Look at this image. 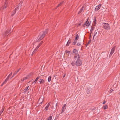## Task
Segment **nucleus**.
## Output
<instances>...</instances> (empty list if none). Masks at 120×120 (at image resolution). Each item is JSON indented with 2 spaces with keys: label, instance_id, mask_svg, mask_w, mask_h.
<instances>
[{
  "label": "nucleus",
  "instance_id": "50",
  "mask_svg": "<svg viewBox=\"0 0 120 120\" xmlns=\"http://www.w3.org/2000/svg\"><path fill=\"white\" fill-rule=\"evenodd\" d=\"M65 75H64V76H63V77H64L65 76Z\"/></svg>",
  "mask_w": 120,
  "mask_h": 120
},
{
  "label": "nucleus",
  "instance_id": "24",
  "mask_svg": "<svg viewBox=\"0 0 120 120\" xmlns=\"http://www.w3.org/2000/svg\"><path fill=\"white\" fill-rule=\"evenodd\" d=\"M71 64L73 66H75V63L74 62H72L71 63Z\"/></svg>",
  "mask_w": 120,
  "mask_h": 120
},
{
  "label": "nucleus",
  "instance_id": "11",
  "mask_svg": "<svg viewBox=\"0 0 120 120\" xmlns=\"http://www.w3.org/2000/svg\"><path fill=\"white\" fill-rule=\"evenodd\" d=\"M9 1L7 0H6L4 2V5L8 7V6Z\"/></svg>",
  "mask_w": 120,
  "mask_h": 120
},
{
  "label": "nucleus",
  "instance_id": "18",
  "mask_svg": "<svg viewBox=\"0 0 120 120\" xmlns=\"http://www.w3.org/2000/svg\"><path fill=\"white\" fill-rule=\"evenodd\" d=\"M96 21L95 19V18L94 19V20L93 21V23L94 24V25L95 26L96 24Z\"/></svg>",
  "mask_w": 120,
  "mask_h": 120
},
{
  "label": "nucleus",
  "instance_id": "14",
  "mask_svg": "<svg viewBox=\"0 0 120 120\" xmlns=\"http://www.w3.org/2000/svg\"><path fill=\"white\" fill-rule=\"evenodd\" d=\"M73 52L75 54H77L78 53V51L75 49H74L73 51Z\"/></svg>",
  "mask_w": 120,
  "mask_h": 120
},
{
  "label": "nucleus",
  "instance_id": "28",
  "mask_svg": "<svg viewBox=\"0 0 120 120\" xmlns=\"http://www.w3.org/2000/svg\"><path fill=\"white\" fill-rule=\"evenodd\" d=\"M94 27H93L92 26H91V28L90 30V31L91 32V33H92V31L94 30Z\"/></svg>",
  "mask_w": 120,
  "mask_h": 120
},
{
  "label": "nucleus",
  "instance_id": "4",
  "mask_svg": "<svg viewBox=\"0 0 120 120\" xmlns=\"http://www.w3.org/2000/svg\"><path fill=\"white\" fill-rule=\"evenodd\" d=\"M116 47V46H115L113 47L112 49L109 54L110 57H111L114 53Z\"/></svg>",
  "mask_w": 120,
  "mask_h": 120
},
{
  "label": "nucleus",
  "instance_id": "46",
  "mask_svg": "<svg viewBox=\"0 0 120 120\" xmlns=\"http://www.w3.org/2000/svg\"><path fill=\"white\" fill-rule=\"evenodd\" d=\"M70 51H68V52H66V53H70Z\"/></svg>",
  "mask_w": 120,
  "mask_h": 120
},
{
  "label": "nucleus",
  "instance_id": "42",
  "mask_svg": "<svg viewBox=\"0 0 120 120\" xmlns=\"http://www.w3.org/2000/svg\"><path fill=\"white\" fill-rule=\"evenodd\" d=\"M106 102L105 101H104L103 102V104H104L106 103Z\"/></svg>",
  "mask_w": 120,
  "mask_h": 120
},
{
  "label": "nucleus",
  "instance_id": "38",
  "mask_svg": "<svg viewBox=\"0 0 120 120\" xmlns=\"http://www.w3.org/2000/svg\"><path fill=\"white\" fill-rule=\"evenodd\" d=\"M40 77L39 76H38V77H37L36 78V79H35V80H36L37 81V80L38 79H39V78Z\"/></svg>",
  "mask_w": 120,
  "mask_h": 120
},
{
  "label": "nucleus",
  "instance_id": "1",
  "mask_svg": "<svg viewBox=\"0 0 120 120\" xmlns=\"http://www.w3.org/2000/svg\"><path fill=\"white\" fill-rule=\"evenodd\" d=\"M48 30V29H46L45 31H43L39 35L37 39V41H40L44 38L47 33Z\"/></svg>",
  "mask_w": 120,
  "mask_h": 120
},
{
  "label": "nucleus",
  "instance_id": "17",
  "mask_svg": "<svg viewBox=\"0 0 120 120\" xmlns=\"http://www.w3.org/2000/svg\"><path fill=\"white\" fill-rule=\"evenodd\" d=\"M29 87V86H28L27 87H26L25 89H24L23 90L24 92H26V91L27 90H29V89H28Z\"/></svg>",
  "mask_w": 120,
  "mask_h": 120
},
{
  "label": "nucleus",
  "instance_id": "43",
  "mask_svg": "<svg viewBox=\"0 0 120 120\" xmlns=\"http://www.w3.org/2000/svg\"><path fill=\"white\" fill-rule=\"evenodd\" d=\"M38 49L36 47L35 49H34V50L36 51Z\"/></svg>",
  "mask_w": 120,
  "mask_h": 120
},
{
  "label": "nucleus",
  "instance_id": "5",
  "mask_svg": "<svg viewBox=\"0 0 120 120\" xmlns=\"http://www.w3.org/2000/svg\"><path fill=\"white\" fill-rule=\"evenodd\" d=\"M88 19L86 21V22L83 25V27H85L86 26H87V27L88 26H89L90 24V22L89 21H88Z\"/></svg>",
  "mask_w": 120,
  "mask_h": 120
},
{
  "label": "nucleus",
  "instance_id": "40",
  "mask_svg": "<svg viewBox=\"0 0 120 120\" xmlns=\"http://www.w3.org/2000/svg\"><path fill=\"white\" fill-rule=\"evenodd\" d=\"M12 72H11V73L9 75H8V76H11V75H12Z\"/></svg>",
  "mask_w": 120,
  "mask_h": 120
},
{
  "label": "nucleus",
  "instance_id": "26",
  "mask_svg": "<svg viewBox=\"0 0 120 120\" xmlns=\"http://www.w3.org/2000/svg\"><path fill=\"white\" fill-rule=\"evenodd\" d=\"M7 7L5 6L4 5H3L2 6V9L3 10H4Z\"/></svg>",
  "mask_w": 120,
  "mask_h": 120
},
{
  "label": "nucleus",
  "instance_id": "31",
  "mask_svg": "<svg viewBox=\"0 0 120 120\" xmlns=\"http://www.w3.org/2000/svg\"><path fill=\"white\" fill-rule=\"evenodd\" d=\"M77 42L76 40H75L74 42H73L72 44L73 45H75Z\"/></svg>",
  "mask_w": 120,
  "mask_h": 120
},
{
  "label": "nucleus",
  "instance_id": "21",
  "mask_svg": "<svg viewBox=\"0 0 120 120\" xmlns=\"http://www.w3.org/2000/svg\"><path fill=\"white\" fill-rule=\"evenodd\" d=\"M97 34V32L96 30H95L94 33V35L93 37V38H94V37Z\"/></svg>",
  "mask_w": 120,
  "mask_h": 120
},
{
  "label": "nucleus",
  "instance_id": "48",
  "mask_svg": "<svg viewBox=\"0 0 120 120\" xmlns=\"http://www.w3.org/2000/svg\"><path fill=\"white\" fill-rule=\"evenodd\" d=\"M39 46H38V45L37 47L36 48H38V49L39 47Z\"/></svg>",
  "mask_w": 120,
  "mask_h": 120
},
{
  "label": "nucleus",
  "instance_id": "9",
  "mask_svg": "<svg viewBox=\"0 0 120 120\" xmlns=\"http://www.w3.org/2000/svg\"><path fill=\"white\" fill-rule=\"evenodd\" d=\"M66 104H64V105L62 107V111L61 112V113H62L63 112L65 111V110L66 109Z\"/></svg>",
  "mask_w": 120,
  "mask_h": 120
},
{
  "label": "nucleus",
  "instance_id": "49",
  "mask_svg": "<svg viewBox=\"0 0 120 120\" xmlns=\"http://www.w3.org/2000/svg\"><path fill=\"white\" fill-rule=\"evenodd\" d=\"M4 84H3V83L1 85V86H3V85H4Z\"/></svg>",
  "mask_w": 120,
  "mask_h": 120
},
{
  "label": "nucleus",
  "instance_id": "19",
  "mask_svg": "<svg viewBox=\"0 0 120 120\" xmlns=\"http://www.w3.org/2000/svg\"><path fill=\"white\" fill-rule=\"evenodd\" d=\"M39 81L40 82V84H41L42 83H43L44 82V80L43 79H41Z\"/></svg>",
  "mask_w": 120,
  "mask_h": 120
},
{
  "label": "nucleus",
  "instance_id": "8",
  "mask_svg": "<svg viewBox=\"0 0 120 120\" xmlns=\"http://www.w3.org/2000/svg\"><path fill=\"white\" fill-rule=\"evenodd\" d=\"M74 59L75 60L80 59V56L79 55V54H76V55H75L74 56Z\"/></svg>",
  "mask_w": 120,
  "mask_h": 120
},
{
  "label": "nucleus",
  "instance_id": "27",
  "mask_svg": "<svg viewBox=\"0 0 120 120\" xmlns=\"http://www.w3.org/2000/svg\"><path fill=\"white\" fill-rule=\"evenodd\" d=\"M52 118V116H50L48 118L47 120H51Z\"/></svg>",
  "mask_w": 120,
  "mask_h": 120
},
{
  "label": "nucleus",
  "instance_id": "36",
  "mask_svg": "<svg viewBox=\"0 0 120 120\" xmlns=\"http://www.w3.org/2000/svg\"><path fill=\"white\" fill-rule=\"evenodd\" d=\"M43 41H42L38 45L39 46H40L43 43Z\"/></svg>",
  "mask_w": 120,
  "mask_h": 120
},
{
  "label": "nucleus",
  "instance_id": "37",
  "mask_svg": "<svg viewBox=\"0 0 120 120\" xmlns=\"http://www.w3.org/2000/svg\"><path fill=\"white\" fill-rule=\"evenodd\" d=\"M7 80H5L3 82V84H5L6 83V82H7Z\"/></svg>",
  "mask_w": 120,
  "mask_h": 120
},
{
  "label": "nucleus",
  "instance_id": "25",
  "mask_svg": "<svg viewBox=\"0 0 120 120\" xmlns=\"http://www.w3.org/2000/svg\"><path fill=\"white\" fill-rule=\"evenodd\" d=\"M51 76H49L48 79V81L49 82L51 81Z\"/></svg>",
  "mask_w": 120,
  "mask_h": 120
},
{
  "label": "nucleus",
  "instance_id": "44",
  "mask_svg": "<svg viewBox=\"0 0 120 120\" xmlns=\"http://www.w3.org/2000/svg\"><path fill=\"white\" fill-rule=\"evenodd\" d=\"M38 49L36 47L35 49H34V50L36 51Z\"/></svg>",
  "mask_w": 120,
  "mask_h": 120
},
{
  "label": "nucleus",
  "instance_id": "3",
  "mask_svg": "<svg viewBox=\"0 0 120 120\" xmlns=\"http://www.w3.org/2000/svg\"><path fill=\"white\" fill-rule=\"evenodd\" d=\"M75 65L77 66L80 65L82 64V61L80 59L77 60L75 62Z\"/></svg>",
  "mask_w": 120,
  "mask_h": 120
},
{
  "label": "nucleus",
  "instance_id": "51",
  "mask_svg": "<svg viewBox=\"0 0 120 120\" xmlns=\"http://www.w3.org/2000/svg\"><path fill=\"white\" fill-rule=\"evenodd\" d=\"M90 42H88V44H89L90 43Z\"/></svg>",
  "mask_w": 120,
  "mask_h": 120
},
{
  "label": "nucleus",
  "instance_id": "29",
  "mask_svg": "<svg viewBox=\"0 0 120 120\" xmlns=\"http://www.w3.org/2000/svg\"><path fill=\"white\" fill-rule=\"evenodd\" d=\"M50 103H51V102H49L46 106L47 107H48L49 108L50 105Z\"/></svg>",
  "mask_w": 120,
  "mask_h": 120
},
{
  "label": "nucleus",
  "instance_id": "12",
  "mask_svg": "<svg viewBox=\"0 0 120 120\" xmlns=\"http://www.w3.org/2000/svg\"><path fill=\"white\" fill-rule=\"evenodd\" d=\"M85 6H83L82 8L80 9V10L79 11L78 13V14H79L80 13H81V12L83 11V9L84 8Z\"/></svg>",
  "mask_w": 120,
  "mask_h": 120
},
{
  "label": "nucleus",
  "instance_id": "33",
  "mask_svg": "<svg viewBox=\"0 0 120 120\" xmlns=\"http://www.w3.org/2000/svg\"><path fill=\"white\" fill-rule=\"evenodd\" d=\"M90 91V89H88L87 90V93L89 94Z\"/></svg>",
  "mask_w": 120,
  "mask_h": 120
},
{
  "label": "nucleus",
  "instance_id": "16",
  "mask_svg": "<svg viewBox=\"0 0 120 120\" xmlns=\"http://www.w3.org/2000/svg\"><path fill=\"white\" fill-rule=\"evenodd\" d=\"M71 42V40H68V42H67V44L66 45L67 46H68L70 43Z\"/></svg>",
  "mask_w": 120,
  "mask_h": 120
},
{
  "label": "nucleus",
  "instance_id": "10",
  "mask_svg": "<svg viewBox=\"0 0 120 120\" xmlns=\"http://www.w3.org/2000/svg\"><path fill=\"white\" fill-rule=\"evenodd\" d=\"M21 3V5L20 4H19L18 5V6L17 7H16V8H15V11L16 10H18L19 8V7H20L21 6V4L22 3V2H21V3Z\"/></svg>",
  "mask_w": 120,
  "mask_h": 120
},
{
  "label": "nucleus",
  "instance_id": "39",
  "mask_svg": "<svg viewBox=\"0 0 120 120\" xmlns=\"http://www.w3.org/2000/svg\"><path fill=\"white\" fill-rule=\"evenodd\" d=\"M9 76H8L7 77V78H6V79H6V80H7H7H8V79H9Z\"/></svg>",
  "mask_w": 120,
  "mask_h": 120
},
{
  "label": "nucleus",
  "instance_id": "52",
  "mask_svg": "<svg viewBox=\"0 0 120 120\" xmlns=\"http://www.w3.org/2000/svg\"><path fill=\"white\" fill-rule=\"evenodd\" d=\"M40 99H39V101H40Z\"/></svg>",
  "mask_w": 120,
  "mask_h": 120
},
{
  "label": "nucleus",
  "instance_id": "30",
  "mask_svg": "<svg viewBox=\"0 0 120 120\" xmlns=\"http://www.w3.org/2000/svg\"><path fill=\"white\" fill-rule=\"evenodd\" d=\"M64 1H63L61 2L60 3V4H59L58 6H57L56 7V8H57L60 5L62 4L64 2Z\"/></svg>",
  "mask_w": 120,
  "mask_h": 120
},
{
  "label": "nucleus",
  "instance_id": "15",
  "mask_svg": "<svg viewBox=\"0 0 120 120\" xmlns=\"http://www.w3.org/2000/svg\"><path fill=\"white\" fill-rule=\"evenodd\" d=\"M16 13V11L15 10H14L13 11V12H12V14H11V16H13V15L15 14Z\"/></svg>",
  "mask_w": 120,
  "mask_h": 120
},
{
  "label": "nucleus",
  "instance_id": "34",
  "mask_svg": "<svg viewBox=\"0 0 120 120\" xmlns=\"http://www.w3.org/2000/svg\"><path fill=\"white\" fill-rule=\"evenodd\" d=\"M37 81L36 80H35L33 82L32 84H34L36 83Z\"/></svg>",
  "mask_w": 120,
  "mask_h": 120
},
{
  "label": "nucleus",
  "instance_id": "2",
  "mask_svg": "<svg viewBox=\"0 0 120 120\" xmlns=\"http://www.w3.org/2000/svg\"><path fill=\"white\" fill-rule=\"evenodd\" d=\"M102 25L103 28L105 29L106 30L110 29V26L108 23H103L102 24Z\"/></svg>",
  "mask_w": 120,
  "mask_h": 120
},
{
  "label": "nucleus",
  "instance_id": "35",
  "mask_svg": "<svg viewBox=\"0 0 120 120\" xmlns=\"http://www.w3.org/2000/svg\"><path fill=\"white\" fill-rule=\"evenodd\" d=\"M81 43L80 42H79L77 43V45L78 46H79L81 45Z\"/></svg>",
  "mask_w": 120,
  "mask_h": 120
},
{
  "label": "nucleus",
  "instance_id": "45",
  "mask_svg": "<svg viewBox=\"0 0 120 120\" xmlns=\"http://www.w3.org/2000/svg\"><path fill=\"white\" fill-rule=\"evenodd\" d=\"M113 89H111V90H110V91L111 92H112V91H113Z\"/></svg>",
  "mask_w": 120,
  "mask_h": 120
},
{
  "label": "nucleus",
  "instance_id": "22",
  "mask_svg": "<svg viewBox=\"0 0 120 120\" xmlns=\"http://www.w3.org/2000/svg\"><path fill=\"white\" fill-rule=\"evenodd\" d=\"M79 36L78 35V34L76 36L75 38V40L76 41L78 40L79 38Z\"/></svg>",
  "mask_w": 120,
  "mask_h": 120
},
{
  "label": "nucleus",
  "instance_id": "23",
  "mask_svg": "<svg viewBox=\"0 0 120 120\" xmlns=\"http://www.w3.org/2000/svg\"><path fill=\"white\" fill-rule=\"evenodd\" d=\"M108 108V106L107 105H105V106H104L103 109H107Z\"/></svg>",
  "mask_w": 120,
  "mask_h": 120
},
{
  "label": "nucleus",
  "instance_id": "20",
  "mask_svg": "<svg viewBox=\"0 0 120 120\" xmlns=\"http://www.w3.org/2000/svg\"><path fill=\"white\" fill-rule=\"evenodd\" d=\"M4 107H3L2 109L1 110L0 112V116L1 115L2 113L3 112L4 110Z\"/></svg>",
  "mask_w": 120,
  "mask_h": 120
},
{
  "label": "nucleus",
  "instance_id": "41",
  "mask_svg": "<svg viewBox=\"0 0 120 120\" xmlns=\"http://www.w3.org/2000/svg\"><path fill=\"white\" fill-rule=\"evenodd\" d=\"M36 51L34 50L32 54L34 53Z\"/></svg>",
  "mask_w": 120,
  "mask_h": 120
},
{
  "label": "nucleus",
  "instance_id": "7",
  "mask_svg": "<svg viewBox=\"0 0 120 120\" xmlns=\"http://www.w3.org/2000/svg\"><path fill=\"white\" fill-rule=\"evenodd\" d=\"M101 6V4H99L97 6L95 9V11H97L99 10Z\"/></svg>",
  "mask_w": 120,
  "mask_h": 120
},
{
  "label": "nucleus",
  "instance_id": "13",
  "mask_svg": "<svg viewBox=\"0 0 120 120\" xmlns=\"http://www.w3.org/2000/svg\"><path fill=\"white\" fill-rule=\"evenodd\" d=\"M20 70V68H19L17 71L15 72L13 75L12 77H13L15 75H16Z\"/></svg>",
  "mask_w": 120,
  "mask_h": 120
},
{
  "label": "nucleus",
  "instance_id": "47",
  "mask_svg": "<svg viewBox=\"0 0 120 120\" xmlns=\"http://www.w3.org/2000/svg\"><path fill=\"white\" fill-rule=\"evenodd\" d=\"M27 79V78L26 77H25L24 78V79H23V80H24V79Z\"/></svg>",
  "mask_w": 120,
  "mask_h": 120
},
{
  "label": "nucleus",
  "instance_id": "6",
  "mask_svg": "<svg viewBox=\"0 0 120 120\" xmlns=\"http://www.w3.org/2000/svg\"><path fill=\"white\" fill-rule=\"evenodd\" d=\"M9 30L6 31L3 34V36L4 37H5L8 36L9 34V32H8Z\"/></svg>",
  "mask_w": 120,
  "mask_h": 120
},
{
  "label": "nucleus",
  "instance_id": "32",
  "mask_svg": "<svg viewBox=\"0 0 120 120\" xmlns=\"http://www.w3.org/2000/svg\"><path fill=\"white\" fill-rule=\"evenodd\" d=\"M48 109V108L46 106L45 109L44 110H45V111H46Z\"/></svg>",
  "mask_w": 120,
  "mask_h": 120
}]
</instances>
